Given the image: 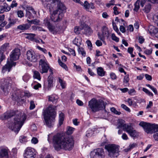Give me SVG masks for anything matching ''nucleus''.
Wrapping results in <instances>:
<instances>
[{
  "mask_svg": "<svg viewBox=\"0 0 158 158\" xmlns=\"http://www.w3.org/2000/svg\"><path fill=\"white\" fill-rule=\"evenodd\" d=\"M148 31L150 34H154L158 36V29L152 25H150L148 27Z\"/></svg>",
  "mask_w": 158,
  "mask_h": 158,
  "instance_id": "a211bd4d",
  "label": "nucleus"
},
{
  "mask_svg": "<svg viewBox=\"0 0 158 158\" xmlns=\"http://www.w3.org/2000/svg\"><path fill=\"white\" fill-rule=\"evenodd\" d=\"M112 24L113 27V28L114 30L115 31H118V29L117 27L116 24L114 22L113 20L112 22Z\"/></svg>",
  "mask_w": 158,
  "mask_h": 158,
  "instance_id": "052dcab7",
  "label": "nucleus"
},
{
  "mask_svg": "<svg viewBox=\"0 0 158 158\" xmlns=\"http://www.w3.org/2000/svg\"><path fill=\"white\" fill-rule=\"evenodd\" d=\"M31 25L27 23L23 24L18 26L17 29L21 30H26L29 29Z\"/></svg>",
  "mask_w": 158,
  "mask_h": 158,
  "instance_id": "5701e85b",
  "label": "nucleus"
},
{
  "mask_svg": "<svg viewBox=\"0 0 158 158\" xmlns=\"http://www.w3.org/2000/svg\"><path fill=\"white\" fill-rule=\"evenodd\" d=\"M111 111L117 115H120L121 114V112L118 111L116 110V109L114 107H112L110 108Z\"/></svg>",
  "mask_w": 158,
  "mask_h": 158,
  "instance_id": "a18cd8bd",
  "label": "nucleus"
},
{
  "mask_svg": "<svg viewBox=\"0 0 158 158\" xmlns=\"http://www.w3.org/2000/svg\"><path fill=\"white\" fill-rule=\"evenodd\" d=\"M97 73L98 75L101 77H103L105 75V71H104L102 67H99L97 69Z\"/></svg>",
  "mask_w": 158,
  "mask_h": 158,
  "instance_id": "393cba45",
  "label": "nucleus"
},
{
  "mask_svg": "<svg viewBox=\"0 0 158 158\" xmlns=\"http://www.w3.org/2000/svg\"><path fill=\"white\" fill-rule=\"evenodd\" d=\"M53 78L52 76L49 75L48 77V90H50L51 88L53 86Z\"/></svg>",
  "mask_w": 158,
  "mask_h": 158,
  "instance_id": "b1692460",
  "label": "nucleus"
},
{
  "mask_svg": "<svg viewBox=\"0 0 158 158\" xmlns=\"http://www.w3.org/2000/svg\"><path fill=\"white\" fill-rule=\"evenodd\" d=\"M55 108L54 106L50 105L44 111L43 115L45 122L48 127L51 126L52 122L54 120Z\"/></svg>",
  "mask_w": 158,
  "mask_h": 158,
  "instance_id": "39448f33",
  "label": "nucleus"
},
{
  "mask_svg": "<svg viewBox=\"0 0 158 158\" xmlns=\"http://www.w3.org/2000/svg\"><path fill=\"white\" fill-rule=\"evenodd\" d=\"M82 30H83V28L82 27L76 26L75 27L74 32L76 34H78L80 33V31Z\"/></svg>",
  "mask_w": 158,
  "mask_h": 158,
  "instance_id": "c9c22d12",
  "label": "nucleus"
},
{
  "mask_svg": "<svg viewBox=\"0 0 158 158\" xmlns=\"http://www.w3.org/2000/svg\"><path fill=\"white\" fill-rule=\"evenodd\" d=\"M44 21L45 25L47 27L49 31L53 34H56L60 31V27L52 25L47 19H45Z\"/></svg>",
  "mask_w": 158,
  "mask_h": 158,
  "instance_id": "f8f14e48",
  "label": "nucleus"
},
{
  "mask_svg": "<svg viewBox=\"0 0 158 158\" xmlns=\"http://www.w3.org/2000/svg\"><path fill=\"white\" fill-rule=\"evenodd\" d=\"M144 40V39L142 36H140L139 37L138 39V41L141 44L143 43Z\"/></svg>",
  "mask_w": 158,
  "mask_h": 158,
  "instance_id": "774afa93",
  "label": "nucleus"
},
{
  "mask_svg": "<svg viewBox=\"0 0 158 158\" xmlns=\"http://www.w3.org/2000/svg\"><path fill=\"white\" fill-rule=\"evenodd\" d=\"M39 64L40 67L41 68L40 73H47L49 67L45 58L40 59Z\"/></svg>",
  "mask_w": 158,
  "mask_h": 158,
  "instance_id": "ddd939ff",
  "label": "nucleus"
},
{
  "mask_svg": "<svg viewBox=\"0 0 158 158\" xmlns=\"http://www.w3.org/2000/svg\"><path fill=\"white\" fill-rule=\"evenodd\" d=\"M4 50H0V63L5 59V56L4 54Z\"/></svg>",
  "mask_w": 158,
  "mask_h": 158,
  "instance_id": "72a5a7b5",
  "label": "nucleus"
},
{
  "mask_svg": "<svg viewBox=\"0 0 158 158\" xmlns=\"http://www.w3.org/2000/svg\"><path fill=\"white\" fill-rule=\"evenodd\" d=\"M27 11H29L33 13V14L35 15L36 13V12L35 11L34 9L32 8V7L31 6H27Z\"/></svg>",
  "mask_w": 158,
  "mask_h": 158,
  "instance_id": "c03bdc74",
  "label": "nucleus"
},
{
  "mask_svg": "<svg viewBox=\"0 0 158 158\" xmlns=\"http://www.w3.org/2000/svg\"><path fill=\"white\" fill-rule=\"evenodd\" d=\"M31 143L34 144L37 143L38 141L37 138L35 137H33L31 140Z\"/></svg>",
  "mask_w": 158,
  "mask_h": 158,
  "instance_id": "e2e57ef3",
  "label": "nucleus"
},
{
  "mask_svg": "<svg viewBox=\"0 0 158 158\" xmlns=\"http://www.w3.org/2000/svg\"><path fill=\"white\" fill-rule=\"evenodd\" d=\"M145 77L146 79L148 81H151L152 80V77L151 76L146 74L145 75Z\"/></svg>",
  "mask_w": 158,
  "mask_h": 158,
  "instance_id": "69168bd1",
  "label": "nucleus"
},
{
  "mask_svg": "<svg viewBox=\"0 0 158 158\" xmlns=\"http://www.w3.org/2000/svg\"><path fill=\"white\" fill-rule=\"evenodd\" d=\"M142 90L148 95L151 96H153V94L151 92H150L147 89L145 88H142Z\"/></svg>",
  "mask_w": 158,
  "mask_h": 158,
  "instance_id": "a19ab883",
  "label": "nucleus"
},
{
  "mask_svg": "<svg viewBox=\"0 0 158 158\" xmlns=\"http://www.w3.org/2000/svg\"><path fill=\"white\" fill-rule=\"evenodd\" d=\"M130 124H126L125 121L122 119H119L118 121L117 128L119 129L123 127V130L125 131L127 129V127Z\"/></svg>",
  "mask_w": 158,
  "mask_h": 158,
  "instance_id": "f3484780",
  "label": "nucleus"
},
{
  "mask_svg": "<svg viewBox=\"0 0 158 158\" xmlns=\"http://www.w3.org/2000/svg\"><path fill=\"white\" fill-rule=\"evenodd\" d=\"M58 63H59V65L63 68H64L66 70H68V67L65 64L62 62L61 60L60 59H58Z\"/></svg>",
  "mask_w": 158,
  "mask_h": 158,
  "instance_id": "7c9ffc66",
  "label": "nucleus"
},
{
  "mask_svg": "<svg viewBox=\"0 0 158 158\" xmlns=\"http://www.w3.org/2000/svg\"><path fill=\"white\" fill-rule=\"evenodd\" d=\"M20 50H13L10 55V59L7 60L6 64L4 66L2 69V72L3 73L8 71L9 72L12 67L15 66L16 63L13 61L18 60L20 55Z\"/></svg>",
  "mask_w": 158,
  "mask_h": 158,
  "instance_id": "20e7f679",
  "label": "nucleus"
},
{
  "mask_svg": "<svg viewBox=\"0 0 158 158\" xmlns=\"http://www.w3.org/2000/svg\"><path fill=\"white\" fill-rule=\"evenodd\" d=\"M48 100L52 102H56L57 98H56L54 95H52L48 96Z\"/></svg>",
  "mask_w": 158,
  "mask_h": 158,
  "instance_id": "e433bc0d",
  "label": "nucleus"
},
{
  "mask_svg": "<svg viewBox=\"0 0 158 158\" xmlns=\"http://www.w3.org/2000/svg\"><path fill=\"white\" fill-rule=\"evenodd\" d=\"M138 2L139 3L141 7H143L147 0H137Z\"/></svg>",
  "mask_w": 158,
  "mask_h": 158,
  "instance_id": "bf43d9fd",
  "label": "nucleus"
},
{
  "mask_svg": "<svg viewBox=\"0 0 158 158\" xmlns=\"http://www.w3.org/2000/svg\"><path fill=\"white\" fill-rule=\"evenodd\" d=\"M0 150V158H8L9 150L6 147H1Z\"/></svg>",
  "mask_w": 158,
  "mask_h": 158,
  "instance_id": "dca6fc26",
  "label": "nucleus"
},
{
  "mask_svg": "<svg viewBox=\"0 0 158 158\" xmlns=\"http://www.w3.org/2000/svg\"><path fill=\"white\" fill-rule=\"evenodd\" d=\"M64 115L62 112H61L59 114V124L60 126H61L63 123L64 118Z\"/></svg>",
  "mask_w": 158,
  "mask_h": 158,
  "instance_id": "bb28decb",
  "label": "nucleus"
},
{
  "mask_svg": "<svg viewBox=\"0 0 158 158\" xmlns=\"http://www.w3.org/2000/svg\"><path fill=\"white\" fill-rule=\"evenodd\" d=\"M94 133L93 130L91 129H89L86 132V135L87 137L91 136Z\"/></svg>",
  "mask_w": 158,
  "mask_h": 158,
  "instance_id": "79ce46f5",
  "label": "nucleus"
},
{
  "mask_svg": "<svg viewBox=\"0 0 158 158\" xmlns=\"http://www.w3.org/2000/svg\"><path fill=\"white\" fill-rule=\"evenodd\" d=\"M102 17L103 18L107 19L109 17V15L106 12H103L102 15Z\"/></svg>",
  "mask_w": 158,
  "mask_h": 158,
  "instance_id": "338daca9",
  "label": "nucleus"
},
{
  "mask_svg": "<svg viewBox=\"0 0 158 158\" xmlns=\"http://www.w3.org/2000/svg\"><path fill=\"white\" fill-rule=\"evenodd\" d=\"M58 82L60 84V85L61 86L62 89H64L66 87V84L65 81H64V80L61 79L60 77H59Z\"/></svg>",
  "mask_w": 158,
  "mask_h": 158,
  "instance_id": "cd10ccee",
  "label": "nucleus"
},
{
  "mask_svg": "<svg viewBox=\"0 0 158 158\" xmlns=\"http://www.w3.org/2000/svg\"><path fill=\"white\" fill-rule=\"evenodd\" d=\"M17 3L16 2V1H13L12 2V3L10 5V7L12 8H14V7H16L17 6Z\"/></svg>",
  "mask_w": 158,
  "mask_h": 158,
  "instance_id": "0e129e2a",
  "label": "nucleus"
},
{
  "mask_svg": "<svg viewBox=\"0 0 158 158\" xmlns=\"http://www.w3.org/2000/svg\"><path fill=\"white\" fill-rule=\"evenodd\" d=\"M30 78L29 75L27 74H25L23 77V81L25 82H27Z\"/></svg>",
  "mask_w": 158,
  "mask_h": 158,
  "instance_id": "58836bf2",
  "label": "nucleus"
},
{
  "mask_svg": "<svg viewBox=\"0 0 158 158\" xmlns=\"http://www.w3.org/2000/svg\"><path fill=\"white\" fill-rule=\"evenodd\" d=\"M111 38L113 40L115 41L116 42H118L119 41V38L117 37L114 33L112 34Z\"/></svg>",
  "mask_w": 158,
  "mask_h": 158,
  "instance_id": "4d7b16f0",
  "label": "nucleus"
},
{
  "mask_svg": "<svg viewBox=\"0 0 158 158\" xmlns=\"http://www.w3.org/2000/svg\"><path fill=\"white\" fill-rule=\"evenodd\" d=\"M48 141L49 143H52L55 150L58 151L61 149L71 150L74 146V141L72 137H64L58 134L54 135L52 134H49Z\"/></svg>",
  "mask_w": 158,
  "mask_h": 158,
  "instance_id": "f257e3e1",
  "label": "nucleus"
},
{
  "mask_svg": "<svg viewBox=\"0 0 158 158\" xmlns=\"http://www.w3.org/2000/svg\"><path fill=\"white\" fill-rule=\"evenodd\" d=\"M105 149L108 151V154L111 157H117L119 155L118 147L115 144H109L106 145Z\"/></svg>",
  "mask_w": 158,
  "mask_h": 158,
  "instance_id": "6e6552de",
  "label": "nucleus"
},
{
  "mask_svg": "<svg viewBox=\"0 0 158 158\" xmlns=\"http://www.w3.org/2000/svg\"><path fill=\"white\" fill-rule=\"evenodd\" d=\"M3 6L4 7L5 11H8L10 10L11 7L10 6H8L6 3H4Z\"/></svg>",
  "mask_w": 158,
  "mask_h": 158,
  "instance_id": "37998d69",
  "label": "nucleus"
},
{
  "mask_svg": "<svg viewBox=\"0 0 158 158\" xmlns=\"http://www.w3.org/2000/svg\"><path fill=\"white\" fill-rule=\"evenodd\" d=\"M137 146V144L135 143H133L131 144H130L129 147L128 148H127L125 149V151L126 152H128L131 149H132L135 147Z\"/></svg>",
  "mask_w": 158,
  "mask_h": 158,
  "instance_id": "2f4dec72",
  "label": "nucleus"
},
{
  "mask_svg": "<svg viewBox=\"0 0 158 158\" xmlns=\"http://www.w3.org/2000/svg\"><path fill=\"white\" fill-rule=\"evenodd\" d=\"M73 44L77 47L78 49H84L85 46L82 43V40L81 37L77 36L73 41Z\"/></svg>",
  "mask_w": 158,
  "mask_h": 158,
  "instance_id": "4468645a",
  "label": "nucleus"
},
{
  "mask_svg": "<svg viewBox=\"0 0 158 158\" xmlns=\"http://www.w3.org/2000/svg\"><path fill=\"white\" fill-rule=\"evenodd\" d=\"M99 158H103L105 156L104 150L102 148L94 149Z\"/></svg>",
  "mask_w": 158,
  "mask_h": 158,
  "instance_id": "aec40b11",
  "label": "nucleus"
},
{
  "mask_svg": "<svg viewBox=\"0 0 158 158\" xmlns=\"http://www.w3.org/2000/svg\"><path fill=\"white\" fill-rule=\"evenodd\" d=\"M129 80V78L128 75H127L124 77L123 79L124 83H126L127 85L128 84V82Z\"/></svg>",
  "mask_w": 158,
  "mask_h": 158,
  "instance_id": "864d4df0",
  "label": "nucleus"
},
{
  "mask_svg": "<svg viewBox=\"0 0 158 158\" xmlns=\"http://www.w3.org/2000/svg\"><path fill=\"white\" fill-rule=\"evenodd\" d=\"M136 91L134 89H132L128 91V94L131 95H134L136 94Z\"/></svg>",
  "mask_w": 158,
  "mask_h": 158,
  "instance_id": "49530a36",
  "label": "nucleus"
},
{
  "mask_svg": "<svg viewBox=\"0 0 158 158\" xmlns=\"http://www.w3.org/2000/svg\"><path fill=\"white\" fill-rule=\"evenodd\" d=\"M125 131L131 137H135L138 135L137 132L133 128L131 124L129 126H127V129Z\"/></svg>",
  "mask_w": 158,
  "mask_h": 158,
  "instance_id": "2eb2a0df",
  "label": "nucleus"
},
{
  "mask_svg": "<svg viewBox=\"0 0 158 158\" xmlns=\"http://www.w3.org/2000/svg\"><path fill=\"white\" fill-rule=\"evenodd\" d=\"M15 114V112L14 111H8L5 113L3 116L5 119H8L14 115Z\"/></svg>",
  "mask_w": 158,
  "mask_h": 158,
  "instance_id": "6ab92c4d",
  "label": "nucleus"
},
{
  "mask_svg": "<svg viewBox=\"0 0 158 158\" xmlns=\"http://www.w3.org/2000/svg\"><path fill=\"white\" fill-rule=\"evenodd\" d=\"M9 21L8 24L6 26V29H8L13 26L18 21V19H11L9 18L8 19Z\"/></svg>",
  "mask_w": 158,
  "mask_h": 158,
  "instance_id": "4be33fe9",
  "label": "nucleus"
},
{
  "mask_svg": "<svg viewBox=\"0 0 158 158\" xmlns=\"http://www.w3.org/2000/svg\"><path fill=\"white\" fill-rule=\"evenodd\" d=\"M57 6V9L54 10L52 14L51 18L54 22H58L61 21L64 16V13L66 12V7L59 0H53L51 4L48 3L47 7L50 12L53 7Z\"/></svg>",
  "mask_w": 158,
  "mask_h": 158,
  "instance_id": "f03ea898",
  "label": "nucleus"
},
{
  "mask_svg": "<svg viewBox=\"0 0 158 158\" xmlns=\"http://www.w3.org/2000/svg\"><path fill=\"white\" fill-rule=\"evenodd\" d=\"M29 34V36L27 37V38L28 39L30 40H32L34 39V37L35 36V35L34 34Z\"/></svg>",
  "mask_w": 158,
  "mask_h": 158,
  "instance_id": "603ef678",
  "label": "nucleus"
},
{
  "mask_svg": "<svg viewBox=\"0 0 158 158\" xmlns=\"http://www.w3.org/2000/svg\"><path fill=\"white\" fill-rule=\"evenodd\" d=\"M37 152L33 148L28 147L25 150L23 154L24 158H35Z\"/></svg>",
  "mask_w": 158,
  "mask_h": 158,
  "instance_id": "9d476101",
  "label": "nucleus"
},
{
  "mask_svg": "<svg viewBox=\"0 0 158 158\" xmlns=\"http://www.w3.org/2000/svg\"><path fill=\"white\" fill-rule=\"evenodd\" d=\"M27 21L29 24H33L35 25H37L40 22V21L37 19H35L31 20H29L27 19Z\"/></svg>",
  "mask_w": 158,
  "mask_h": 158,
  "instance_id": "473e14b6",
  "label": "nucleus"
},
{
  "mask_svg": "<svg viewBox=\"0 0 158 158\" xmlns=\"http://www.w3.org/2000/svg\"><path fill=\"white\" fill-rule=\"evenodd\" d=\"M83 6L84 8L88 11H89V8L90 7L89 3L87 1H85L84 3H83L82 4H81Z\"/></svg>",
  "mask_w": 158,
  "mask_h": 158,
  "instance_id": "c85d7f7f",
  "label": "nucleus"
},
{
  "mask_svg": "<svg viewBox=\"0 0 158 158\" xmlns=\"http://www.w3.org/2000/svg\"><path fill=\"white\" fill-rule=\"evenodd\" d=\"M9 48V44L8 43H5L3 44L0 48V49H5Z\"/></svg>",
  "mask_w": 158,
  "mask_h": 158,
  "instance_id": "ea45409f",
  "label": "nucleus"
},
{
  "mask_svg": "<svg viewBox=\"0 0 158 158\" xmlns=\"http://www.w3.org/2000/svg\"><path fill=\"white\" fill-rule=\"evenodd\" d=\"M121 107L122 108L128 112H130L131 111L130 108L124 104H122L121 105Z\"/></svg>",
  "mask_w": 158,
  "mask_h": 158,
  "instance_id": "13d9d810",
  "label": "nucleus"
},
{
  "mask_svg": "<svg viewBox=\"0 0 158 158\" xmlns=\"http://www.w3.org/2000/svg\"><path fill=\"white\" fill-rule=\"evenodd\" d=\"M26 56L27 59L30 61L35 62L40 58V56L36 54L33 50H28L27 52Z\"/></svg>",
  "mask_w": 158,
  "mask_h": 158,
  "instance_id": "9b49d317",
  "label": "nucleus"
},
{
  "mask_svg": "<svg viewBox=\"0 0 158 158\" xmlns=\"http://www.w3.org/2000/svg\"><path fill=\"white\" fill-rule=\"evenodd\" d=\"M104 52H101L99 50H96V56L97 57L99 56H102L104 54Z\"/></svg>",
  "mask_w": 158,
  "mask_h": 158,
  "instance_id": "3c124183",
  "label": "nucleus"
},
{
  "mask_svg": "<svg viewBox=\"0 0 158 158\" xmlns=\"http://www.w3.org/2000/svg\"><path fill=\"white\" fill-rule=\"evenodd\" d=\"M12 82L10 77H7L2 80L1 89L5 95H7L9 92V87Z\"/></svg>",
  "mask_w": 158,
  "mask_h": 158,
  "instance_id": "1a4fd4ad",
  "label": "nucleus"
},
{
  "mask_svg": "<svg viewBox=\"0 0 158 158\" xmlns=\"http://www.w3.org/2000/svg\"><path fill=\"white\" fill-rule=\"evenodd\" d=\"M33 77L39 81L41 79L40 73L36 71H35L34 72Z\"/></svg>",
  "mask_w": 158,
  "mask_h": 158,
  "instance_id": "c756f323",
  "label": "nucleus"
},
{
  "mask_svg": "<svg viewBox=\"0 0 158 158\" xmlns=\"http://www.w3.org/2000/svg\"><path fill=\"white\" fill-rule=\"evenodd\" d=\"M74 129H75L74 128L71 127H69L67 131V134L68 135L72 134Z\"/></svg>",
  "mask_w": 158,
  "mask_h": 158,
  "instance_id": "de8ad7c7",
  "label": "nucleus"
},
{
  "mask_svg": "<svg viewBox=\"0 0 158 158\" xmlns=\"http://www.w3.org/2000/svg\"><path fill=\"white\" fill-rule=\"evenodd\" d=\"M140 5L139 3L137 1L134 4L135 7L133 9L136 12L138 11L140 7Z\"/></svg>",
  "mask_w": 158,
  "mask_h": 158,
  "instance_id": "4c0bfd02",
  "label": "nucleus"
},
{
  "mask_svg": "<svg viewBox=\"0 0 158 158\" xmlns=\"http://www.w3.org/2000/svg\"><path fill=\"white\" fill-rule=\"evenodd\" d=\"M35 107V105L34 101H31L30 102L29 108L30 110H33Z\"/></svg>",
  "mask_w": 158,
  "mask_h": 158,
  "instance_id": "5fc2aeb1",
  "label": "nucleus"
},
{
  "mask_svg": "<svg viewBox=\"0 0 158 158\" xmlns=\"http://www.w3.org/2000/svg\"><path fill=\"white\" fill-rule=\"evenodd\" d=\"M32 14L33 13L29 11H27L26 16L27 17V18L29 19H31L33 18V17L32 15Z\"/></svg>",
  "mask_w": 158,
  "mask_h": 158,
  "instance_id": "09e8293b",
  "label": "nucleus"
},
{
  "mask_svg": "<svg viewBox=\"0 0 158 158\" xmlns=\"http://www.w3.org/2000/svg\"><path fill=\"white\" fill-rule=\"evenodd\" d=\"M26 119V115L24 114L21 117L16 115L11 123L8 122L7 123L8 127L12 131L17 133L20 130Z\"/></svg>",
  "mask_w": 158,
  "mask_h": 158,
  "instance_id": "7ed1b4c3",
  "label": "nucleus"
},
{
  "mask_svg": "<svg viewBox=\"0 0 158 158\" xmlns=\"http://www.w3.org/2000/svg\"><path fill=\"white\" fill-rule=\"evenodd\" d=\"M17 14L18 15V17L20 18L23 17L24 16V14L23 12L21 10L18 11L17 12Z\"/></svg>",
  "mask_w": 158,
  "mask_h": 158,
  "instance_id": "6e6d98bb",
  "label": "nucleus"
},
{
  "mask_svg": "<svg viewBox=\"0 0 158 158\" xmlns=\"http://www.w3.org/2000/svg\"><path fill=\"white\" fill-rule=\"evenodd\" d=\"M139 125L143 127L145 131L148 134H152L158 131V125L156 124L141 122Z\"/></svg>",
  "mask_w": 158,
  "mask_h": 158,
  "instance_id": "0eeeda50",
  "label": "nucleus"
},
{
  "mask_svg": "<svg viewBox=\"0 0 158 158\" xmlns=\"http://www.w3.org/2000/svg\"><path fill=\"white\" fill-rule=\"evenodd\" d=\"M84 31L83 32L87 35H89L93 32V31L91 28L88 26H86L83 28Z\"/></svg>",
  "mask_w": 158,
  "mask_h": 158,
  "instance_id": "412c9836",
  "label": "nucleus"
},
{
  "mask_svg": "<svg viewBox=\"0 0 158 158\" xmlns=\"http://www.w3.org/2000/svg\"><path fill=\"white\" fill-rule=\"evenodd\" d=\"M151 9V5L150 4H147L145 6L144 9H143V11L146 13H148Z\"/></svg>",
  "mask_w": 158,
  "mask_h": 158,
  "instance_id": "a878e982",
  "label": "nucleus"
},
{
  "mask_svg": "<svg viewBox=\"0 0 158 158\" xmlns=\"http://www.w3.org/2000/svg\"><path fill=\"white\" fill-rule=\"evenodd\" d=\"M88 106L91 111L95 112L104 109L105 107L104 102L102 100L95 98L91 99L88 103Z\"/></svg>",
  "mask_w": 158,
  "mask_h": 158,
  "instance_id": "423d86ee",
  "label": "nucleus"
},
{
  "mask_svg": "<svg viewBox=\"0 0 158 158\" xmlns=\"http://www.w3.org/2000/svg\"><path fill=\"white\" fill-rule=\"evenodd\" d=\"M90 158H99L94 150L90 152Z\"/></svg>",
  "mask_w": 158,
  "mask_h": 158,
  "instance_id": "f704fd0d",
  "label": "nucleus"
},
{
  "mask_svg": "<svg viewBox=\"0 0 158 158\" xmlns=\"http://www.w3.org/2000/svg\"><path fill=\"white\" fill-rule=\"evenodd\" d=\"M20 141L22 143H25L27 141L26 137L23 136H20L19 138Z\"/></svg>",
  "mask_w": 158,
  "mask_h": 158,
  "instance_id": "8fccbe9b",
  "label": "nucleus"
},
{
  "mask_svg": "<svg viewBox=\"0 0 158 158\" xmlns=\"http://www.w3.org/2000/svg\"><path fill=\"white\" fill-rule=\"evenodd\" d=\"M110 76L112 80H115L117 78V77L115 74L114 73H111L110 74Z\"/></svg>",
  "mask_w": 158,
  "mask_h": 158,
  "instance_id": "680f3d73",
  "label": "nucleus"
}]
</instances>
